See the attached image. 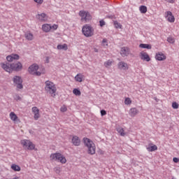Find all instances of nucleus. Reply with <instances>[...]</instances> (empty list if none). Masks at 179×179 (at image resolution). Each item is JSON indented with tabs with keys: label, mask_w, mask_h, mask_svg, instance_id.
<instances>
[{
	"label": "nucleus",
	"mask_w": 179,
	"mask_h": 179,
	"mask_svg": "<svg viewBox=\"0 0 179 179\" xmlns=\"http://www.w3.org/2000/svg\"><path fill=\"white\" fill-rule=\"evenodd\" d=\"M11 71H15V72L20 71L23 69V64L20 62H16L10 64Z\"/></svg>",
	"instance_id": "8"
},
{
	"label": "nucleus",
	"mask_w": 179,
	"mask_h": 179,
	"mask_svg": "<svg viewBox=\"0 0 179 179\" xmlns=\"http://www.w3.org/2000/svg\"><path fill=\"white\" fill-rule=\"evenodd\" d=\"M172 107L174 108V110H177V108H178V103L177 102H173L172 103Z\"/></svg>",
	"instance_id": "38"
},
{
	"label": "nucleus",
	"mask_w": 179,
	"mask_h": 179,
	"mask_svg": "<svg viewBox=\"0 0 179 179\" xmlns=\"http://www.w3.org/2000/svg\"><path fill=\"white\" fill-rule=\"evenodd\" d=\"M155 59H157V61H164V59H166V55L162 52H158L155 55Z\"/></svg>",
	"instance_id": "16"
},
{
	"label": "nucleus",
	"mask_w": 179,
	"mask_h": 179,
	"mask_svg": "<svg viewBox=\"0 0 179 179\" xmlns=\"http://www.w3.org/2000/svg\"><path fill=\"white\" fill-rule=\"evenodd\" d=\"M83 142L85 146L87 148L88 155H94L96 153V145H94V143H93L90 138L86 137L83 138Z\"/></svg>",
	"instance_id": "2"
},
{
	"label": "nucleus",
	"mask_w": 179,
	"mask_h": 179,
	"mask_svg": "<svg viewBox=\"0 0 179 179\" xmlns=\"http://www.w3.org/2000/svg\"><path fill=\"white\" fill-rule=\"evenodd\" d=\"M52 27V29H53V30H57V29H58V25L57 24H53Z\"/></svg>",
	"instance_id": "43"
},
{
	"label": "nucleus",
	"mask_w": 179,
	"mask_h": 179,
	"mask_svg": "<svg viewBox=\"0 0 179 179\" xmlns=\"http://www.w3.org/2000/svg\"><path fill=\"white\" fill-rule=\"evenodd\" d=\"M102 44L103 45H108V44H107V39L103 38L102 41Z\"/></svg>",
	"instance_id": "42"
},
{
	"label": "nucleus",
	"mask_w": 179,
	"mask_h": 179,
	"mask_svg": "<svg viewBox=\"0 0 179 179\" xmlns=\"http://www.w3.org/2000/svg\"><path fill=\"white\" fill-rule=\"evenodd\" d=\"M72 143L74 146H79L80 145V139L77 136H73Z\"/></svg>",
	"instance_id": "19"
},
{
	"label": "nucleus",
	"mask_w": 179,
	"mask_h": 179,
	"mask_svg": "<svg viewBox=\"0 0 179 179\" xmlns=\"http://www.w3.org/2000/svg\"><path fill=\"white\" fill-rule=\"evenodd\" d=\"M10 118L12 121H17V115L14 112H11L10 113Z\"/></svg>",
	"instance_id": "27"
},
{
	"label": "nucleus",
	"mask_w": 179,
	"mask_h": 179,
	"mask_svg": "<svg viewBox=\"0 0 179 179\" xmlns=\"http://www.w3.org/2000/svg\"><path fill=\"white\" fill-rule=\"evenodd\" d=\"M11 169L14 171H20V166H19L18 165H16V164H13L11 166Z\"/></svg>",
	"instance_id": "29"
},
{
	"label": "nucleus",
	"mask_w": 179,
	"mask_h": 179,
	"mask_svg": "<svg viewBox=\"0 0 179 179\" xmlns=\"http://www.w3.org/2000/svg\"><path fill=\"white\" fill-rule=\"evenodd\" d=\"M13 97L14 100H16V101H22V97H20L19 94H15Z\"/></svg>",
	"instance_id": "32"
},
{
	"label": "nucleus",
	"mask_w": 179,
	"mask_h": 179,
	"mask_svg": "<svg viewBox=\"0 0 179 179\" xmlns=\"http://www.w3.org/2000/svg\"><path fill=\"white\" fill-rule=\"evenodd\" d=\"M173 162H174V163H178L179 159L177 157H173Z\"/></svg>",
	"instance_id": "45"
},
{
	"label": "nucleus",
	"mask_w": 179,
	"mask_h": 179,
	"mask_svg": "<svg viewBox=\"0 0 179 179\" xmlns=\"http://www.w3.org/2000/svg\"><path fill=\"white\" fill-rule=\"evenodd\" d=\"M139 10L141 13H146L148 12V7L146 6H141Z\"/></svg>",
	"instance_id": "28"
},
{
	"label": "nucleus",
	"mask_w": 179,
	"mask_h": 179,
	"mask_svg": "<svg viewBox=\"0 0 179 179\" xmlns=\"http://www.w3.org/2000/svg\"><path fill=\"white\" fill-rule=\"evenodd\" d=\"M50 159L55 162H59L62 164L66 163V158L59 152H56L50 155Z\"/></svg>",
	"instance_id": "3"
},
{
	"label": "nucleus",
	"mask_w": 179,
	"mask_h": 179,
	"mask_svg": "<svg viewBox=\"0 0 179 179\" xmlns=\"http://www.w3.org/2000/svg\"><path fill=\"white\" fill-rule=\"evenodd\" d=\"M75 80L76 82H82L83 80V75L78 73L75 76Z\"/></svg>",
	"instance_id": "25"
},
{
	"label": "nucleus",
	"mask_w": 179,
	"mask_h": 179,
	"mask_svg": "<svg viewBox=\"0 0 179 179\" xmlns=\"http://www.w3.org/2000/svg\"><path fill=\"white\" fill-rule=\"evenodd\" d=\"M107 115V112L105 110H101V115L102 117H103V115Z\"/></svg>",
	"instance_id": "41"
},
{
	"label": "nucleus",
	"mask_w": 179,
	"mask_h": 179,
	"mask_svg": "<svg viewBox=\"0 0 179 179\" xmlns=\"http://www.w3.org/2000/svg\"><path fill=\"white\" fill-rule=\"evenodd\" d=\"M32 113H34V114L40 113V110L37 107L34 106L32 107Z\"/></svg>",
	"instance_id": "34"
},
{
	"label": "nucleus",
	"mask_w": 179,
	"mask_h": 179,
	"mask_svg": "<svg viewBox=\"0 0 179 179\" xmlns=\"http://www.w3.org/2000/svg\"><path fill=\"white\" fill-rule=\"evenodd\" d=\"M164 1H168V0H164Z\"/></svg>",
	"instance_id": "50"
},
{
	"label": "nucleus",
	"mask_w": 179,
	"mask_h": 179,
	"mask_svg": "<svg viewBox=\"0 0 179 179\" xmlns=\"http://www.w3.org/2000/svg\"><path fill=\"white\" fill-rule=\"evenodd\" d=\"M13 82L16 86L17 89H23V80L22 79V77L19 76H15L13 78Z\"/></svg>",
	"instance_id": "5"
},
{
	"label": "nucleus",
	"mask_w": 179,
	"mask_h": 179,
	"mask_svg": "<svg viewBox=\"0 0 179 179\" xmlns=\"http://www.w3.org/2000/svg\"><path fill=\"white\" fill-rule=\"evenodd\" d=\"M79 15L80 16L83 22H87L92 19V15H90V13L88 11L80 10L79 12Z\"/></svg>",
	"instance_id": "7"
},
{
	"label": "nucleus",
	"mask_w": 179,
	"mask_h": 179,
	"mask_svg": "<svg viewBox=\"0 0 179 179\" xmlns=\"http://www.w3.org/2000/svg\"><path fill=\"white\" fill-rule=\"evenodd\" d=\"M51 29H52V27L50 24H44L42 25V30H43L45 33H48L50 31Z\"/></svg>",
	"instance_id": "17"
},
{
	"label": "nucleus",
	"mask_w": 179,
	"mask_h": 179,
	"mask_svg": "<svg viewBox=\"0 0 179 179\" xmlns=\"http://www.w3.org/2000/svg\"><path fill=\"white\" fill-rule=\"evenodd\" d=\"M57 48V50H64V51H66L68 50V45L66 43L63 45H58Z\"/></svg>",
	"instance_id": "22"
},
{
	"label": "nucleus",
	"mask_w": 179,
	"mask_h": 179,
	"mask_svg": "<svg viewBox=\"0 0 179 179\" xmlns=\"http://www.w3.org/2000/svg\"><path fill=\"white\" fill-rule=\"evenodd\" d=\"M132 103V101H131V99L129 98H126L124 100V104H126L127 106L131 104Z\"/></svg>",
	"instance_id": "33"
},
{
	"label": "nucleus",
	"mask_w": 179,
	"mask_h": 179,
	"mask_svg": "<svg viewBox=\"0 0 179 179\" xmlns=\"http://www.w3.org/2000/svg\"><path fill=\"white\" fill-rule=\"evenodd\" d=\"M45 90L46 93L51 94L52 97H55V93H57V87L54 83L50 80H46L45 82Z\"/></svg>",
	"instance_id": "1"
},
{
	"label": "nucleus",
	"mask_w": 179,
	"mask_h": 179,
	"mask_svg": "<svg viewBox=\"0 0 179 179\" xmlns=\"http://www.w3.org/2000/svg\"><path fill=\"white\" fill-rule=\"evenodd\" d=\"M131 54V50L128 47H122L121 48L120 55L122 57H128Z\"/></svg>",
	"instance_id": "10"
},
{
	"label": "nucleus",
	"mask_w": 179,
	"mask_h": 179,
	"mask_svg": "<svg viewBox=\"0 0 179 179\" xmlns=\"http://www.w3.org/2000/svg\"><path fill=\"white\" fill-rule=\"evenodd\" d=\"M20 57L17 54H11L10 55H8L6 57V59L8 62H13L15 59L17 61Z\"/></svg>",
	"instance_id": "12"
},
{
	"label": "nucleus",
	"mask_w": 179,
	"mask_h": 179,
	"mask_svg": "<svg viewBox=\"0 0 179 179\" xmlns=\"http://www.w3.org/2000/svg\"><path fill=\"white\" fill-rule=\"evenodd\" d=\"M171 179H176V178H174V177H172V178Z\"/></svg>",
	"instance_id": "49"
},
{
	"label": "nucleus",
	"mask_w": 179,
	"mask_h": 179,
	"mask_svg": "<svg viewBox=\"0 0 179 179\" xmlns=\"http://www.w3.org/2000/svg\"><path fill=\"white\" fill-rule=\"evenodd\" d=\"M141 58L143 59V61H146L147 62L150 61V57H149V55H148L146 52H141Z\"/></svg>",
	"instance_id": "18"
},
{
	"label": "nucleus",
	"mask_w": 179,
	"mask_h": 179,
	"mask_svg": "<svg viewBox=\"0 0 179 179\" xmlns=\"http://www.w3.org/2000/svg\"><path fill=\"white\" fill-rule=\"evenodd\" d=\"M167 41H168V43H170L171 44H173L175 40H174V38H172V37H169V38H167Z\"/></svg>",
	"instance_id": "36"
},
{
	"label": "nucleus",
	"mask_w": 179,
	"mask_h": 179,
	"mask_svg": "<svg viewBox=\"0 0 179 179\" xmlns=\"http://www.w3.org/2000/svg\"><path fill=\"white\" fill-rule=\"evenodd\" d=\"M73 94H75V96H80V94H82V93L80 92V90H79V89L78 88H75L73 90Z\"/></svg>",
	"instance_id": "30"
},
{
	"label": "nucleus",
	"mask_w": 179,
	"mask_h": 179,
	"mask_svg": "<svg viewBox=\"0 0 179 179\" xmlns=\"http://www.w3.org/2000/svg\"><path fill=\"white\" fill-rule=\"evenodd\" d=\"M68 110V108H66V106H62L61 108H60V111L62 113H65Z\"/></svg>",
	"instance_id": "40"
},
{
	"label": "nucleus",
	"mask_w": 179,
	"mask_h": 179,
	"mask_svg": "<svg viewBox=\"0 0 179 179\" xmlns=\"http://www.w3.org/2000/svg\"><path fill=\"white\" fill-rule=\"evenodd\" d=\"M117 68L118 69H120L121 71H127L128 69V64H127L125 62H120L117 64Z\"/></svg>",
	"instance_id": "15"
},
{
	"label": "nucleus",
	"mask_w": 179,
	"mask_h": 179,
	"mask_svg": "<svg viewBox=\"0 0 179 179\" xmlns=\"http://www.w3.org/2000/svg\"><path fill=\"white\" fill-rule=\"evenodd\" d=\"M24 37L27 40H29V41H31V40H33V34L27 32L24 34Z\"/></svg>",
	"instance_id": "24"
},
{
	"label": "nucleus",
	"mask_w": 179,
	"mask_h": 179,
	"mask_svg": "<svg viewBox=\"0 0 179 179\" xmlns=\"http://www.w3.org/2000/svg\"><path fill=\"white\" fill-rule=\"evenodd\" d=\"M138 113H139V110H138V109H136V108H131L129 110V116L135 117V115H136L138 114Z\"/></svg>",
	"instance_id": "20"
},
{
	"label": "nucleus",
	"mask_w": 179,
	"mask_h": 179,
	"mask_svg": "<svg viewBox=\"0 0 179 179\" xmlns=\"http://www.w3.org/2000/svg\"><path fill=\"white\" fill-rule=\"evenodd\" d=\"M165 17L170 23H174V22H176V18L171 11L165 12Z\"/></svg>",
	"instance_id": "9"
},
{
	"label": "nucleus",
	"mask_w": 179,
	"mask_h": 179,
	"mask_svg": "<svg viewBox=\"0 0 179 179\" xmlns=\"http://www.w3.org/2000/svg\"><path fill=\"white\" fill-rule=\"evenodd\" d=\"M116 131L117 132H118V134H120V136H124L125 135H127V133H124V128L121 127H117Z\"/></svg>",
	"instance_id": "21"
},
{
	"label": "nucleus",
	"mask_w": 179,
	"mask_h": 179,
	"mask_svg": "<svg viewBox=\"0 0 179 179\" xmlns=\"http://www.w3.org/2000/svg\"><path fill=\"white\" fill-rule=\"evenodd\" d=\"M114 26L116 29H121L122 27V25L117 21L114 22Z\"/></svg>",
	"instance_id": "31"
},
{
	"label": "nucleus",
	"mask_w": 179,
	"mask_h": 179,
	"mask_svg": "<svg viewBox=\"0 0 179 179\" xmlns=\"http://www.w3.org/2000/svg\"><path fill=\"white\" fill-rule=\"evenodd\" d=\"M140 48H146L147 50H151L152 45L145 43H141L139 45Z\"/></svg>",
	"instance_id": "26"
},
{
	"label": "nucleus",
	"mask_w": 179,
	"mask_h": 179,
	"mask_svg": "<svg viewBox=\"0 0 179 179\" xmlns=\"http://www.w3.org/2000/svg\"><path fill=\"white\" fill-rule=\"evenodd\" d=\"M46 62H47V64H48V62H50V59L48 57H46Z\"/></svg>",
	"instance_id": "48"
},
{
	"label": "nucleus",
	"mask_w": 179,
	"mask_h": 179,
	"mask_svg": "<svg viewBox=\"0 0 179 179\" xmlns=\"http://www.w3.org/2000/svg\"><path fill=\"white\" fill-rule=\"evenodd\" d=\"M1 66L6 71V72H8L9 73L12 72V66H10V64L8 62L1 63Z\"/></svg>",
	"instance_id": "11"
},
{
	"label": "nucleus",
	"mask_w": 179,
	"mask_h": 179,
	"mask_svg": "<svg viewBox=\"0 0 179 179\" xmlns=\"http://www.w3.org/2000/svg\"><path fill=\"white\" fill-rule=\"evenodd\" d=\"M112 62L110 61V60H108L107 62H105V66L106 68H108V66H111V64H112Z\"/></svg>",
	"instance_id": "35"
},
{
	"label": "nucleus",
	"mask_w": 179,
	"mask_h": 179,
	"mask_svg": "<svg viewBox=\"0 0 179 179\" xmlns=\"http://www.w3.org/2000/svg\"><path fill=\"white\" fill-rule=\"evenodd\" d=\"M36 71H38V65H37V64H32L28 69V72L31 75H34V73H36Z\"/></svg>",
	"instance_id": "13"
},
{
	"label": "nucleus",
	"mask_w": 179,
	"mask_h": 179,
	"mask_svg": "<svg viewBox=\"0 0 179 179\" xmlns=\"http://www.w3.org/2000/svg\"><path fill=\"white\" fill-rule=\"evenodd\" d=\"M167 2H169V3H174V2H176V0H168Z\"/></svg>",
	"instance_id": "47"
},
{
	"label": "nucleus",
	"mask_w": 179,
	"mask_h": 179,
	"mask_svg": "<svg viewBox=\"0 0 179 179\" xmlns=\"http://www.w3.org/2000/svg\"><path fill=\"white\" fill-rule=\"evenodd\" d=\"M34 75H36V76H41V72L36 71V72L34 73Z\"/></svg>",
	"instance_id": "44"
},
{
	"label": "nucleus",
	"mask_w": 179,
	"mask_h": 179,
	"mask_svg": "<svg viewBox=\"0 0 179 179\" xmlns=\"http://www.w3.org/2000/svg\"><path fill=\"white\" fill-rule=\"evenodd\" d=\"M147 150L148 152H155L157 150V145H150L147 148Z\"/></svg>",
	"instance_id": "23"
},
{
	"label": "nucleus",
	"mask_w": 179,
	"mask_h": 179,
	"mask_svg": "<svg viewBox=\"0 0 179 179\" xmlns=\"http://www.w3.org/2000/svg\"><path fill=\"white\" fill-rule=\"evenodd\" d=\"M99 26L103 27V26H106V22L103 20H101L99 21Z\"/></svg>",
	"instance_id": "39"
},
{
	"label": "nucleus",
	"mask_w": 179,
	"mask_h": 179,
	"mask_svg": "<svg viewBox=\"0 0 179 179\" xmlns=\"http://www.w3.org/2000/svg\"><path fill=\"white\" fill-rule=\"evenodd\" d=\"M21 145L23 146V148L27 149L28 150H33L35 148L34 144H33L30 140H22Z\"/></svg>",
	"instance_id": "6"
},
{
	"label": "nucleus",
	"mask_w": 179,
	"mask_h": 179,
	"mask_svg": "<svg viewBox=\"0 0 179 179\" xmlns=\"http://www.w3.org/2000/svg\"><path fill=\"white\" fill-rule=\"evenodd\" d=\"M34 118L36 121L40 118V113H34Z\"/></svg>",
	"instance_id": "37"
},
{
	"label": "nucleus",
	"mask_w": 179,
	"mask_h": 179,
	"mask_svg": "<svg viewBox=\"0 0 179 179\" xmlns=\"http://www.w3.org/2000/svg\"><path fill=\"white\" fill-rule=\"evenodd\" d=\"M82 31L85 37H92L94 34V29L89 24L84 25Z\"/></svg>",
	"instance_id": "4"
},
{
	"label": "nucleus",
	"mask_w": 179,
	"mask_h": 179,
	"mask_svg": "<svg viewBox=\"0 0 179 179\" xmlns=\"http://www.w3.org/2000/svg\"><path fill=\"white\" fill-rule=\"evenodd\" d=\"M36 19H38L39 22H45L48 20V17L47 16V14L42 13L36 15Z\"/></svg>",
	"instance_id": "14"
},
{
	"label": "nucleus",
	"mask_w": 179,
	"mask_h": 179,
	"mask_svg": "<svg viewBox=\"0 0 179 179\" xmlns=\"http://www.w3.org/2000/svg\"><path fill=\"white\" fill-rule=\"evenodd\" d=\"M36 3H43V0H34Z\"/></svg>",
	"instance_id": "46"
}]
</instances>
